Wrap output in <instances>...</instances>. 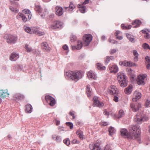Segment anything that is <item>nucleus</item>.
I'll return each instance as SVG.
<instances>
[{
    "mask_svg": "<svg viewBox=\"0 0 150 150\" xmlns=\"http://www.w3.org/2000/svg\"><path fill=\"white\" fill-rule=\"evenodd\" d=\"M129 136L132 139L139 138L141 133L140 129L138 126L131 125L129 127Z\"/></svg>",
    "mask_w": 150,
    "mask_h": 150,
    "instance_id": "1",
    "label": "nucleus"
},
{
    "mask_svg": "<svg viewBox=\"0 0 150 150\" xmlns=\"http://www.w3.org/2000/svg\"><path fill=\"white\" fill-rule=\"evenodd\" d=\"M66 75L72 79L76 81H77L82 77V72L81 71H68L66 73Z\"/></svg>",
    "mask_w": 150,
    "mask_h": 150,
    "instance_id": "2",
    "label": "nucleus"
},
{
    "mask_svg": "<svg viewBox=\"0 0 150 150\" xmlns=\"http://www.w3.org/2000/svg\"><path fill=\"white\" fill-rule=\"evenodd\" d=\"M117 78L120 86L122 87L126 86L127 85L126 76L122 72H120L117 74Z\"/></svg>",
    "mask_w": 150,
    "mask_h": 150,
    "instance_id": "3",
    "label": "nucleus"
},
{
    "mask_svg": "<svg viewBox=\"0 0 150 150\" xmlns=\"http://www.w3.org/2000/svg\"><path fill=\"white\" fill-rule=\"evenodd\" d=\"M117 78L120 86L122 87L126 86L127 85L126 76L122 72H120L117 74Z\"/></svg>",
    "mask_w": 150,
    "mask_h": 150,
    "instance_id": "4",
    "label": "nucleus"
},
{
    "mask_svg": "<svg viewBox=\"0 0 150 150\" xmlns=\"http://www.w3.org/2000/svg\"><path fill=\"white\" fill-rule=\"evenodd\" d=\"M148 120V118L146 115L141 113H138L134 117V120L135 122L146 121Z\"/></svg>",
    "mask_w": 150,
    "mask_h": 150,
    "instance_id": "5",
    "label": "nucleus"
},
{
    "mask_svg": "<svg viewBox=\"0 0 150 150\" xmlns=\"http://www.w3.org/2000/svg\"><path fill=\"white\" fill-rule=\"evenodd\" d=\"M92 39V36L90 34H85L83 37L84 44L86 46H88Z\"/></svg>",
    "mask_w": 150,
    "mask_h": 150,
    "instance_id": "6",
    "label": "nucleus"
},
{
    "mask_svg": "<svg viewBox=\"0 0 150 150\" xmlns=\"http://www.w3.org/2000/svg\"><path fill=\"white\" fill-rule=\"evenodd\" d=\"M42 50L45 52H49L51 50L48 44L46 42H43L41 44Z\"/></svg>",
    "mask_w": 150,
    "mask_h": 150,
    "instance_id": "7",
    "label": "nucleus"
},
{
    "mask_svg": "<svg viewBox=\"0 0 150 150\" xmlns=\"http://www.w3.org/2000/svg\"><path fill=\"white\" fill-rule=\"evenodd\" d=\"M109 70L110 73L115 74L118 71L119 68L115 64H111L108 66Z\"/></svg>",
    "mask_w": 150,
    "mask_h": 150,
    "instance_id": "8",
    "label": "nucleus"
},
{
    "mask_svg": "<svg viewBox=\"0 0 150 150\" xmlns=\"http://www.w3.org/2000/svg\"><path fill=\"white\" fill-rule=\"evenodd\" d=\"M6 38L7 42L9 44H14L17 40V38L16 36L11 35H8Z\"/></svg>",
    "mask_w": 150,
    "mask_h": 150,
    "instance_id": "9",
    "label": "nucleus"
},
{
    "mask_svg": "<svg viewBox=\"0 0 150 150\" xmlns=\"http://www.w3.org/2000/svg\"><path fill=\"white\" fill-rule=\"evenodd\" d=\"M45 98L47 102L49 103L51 106H53L55 104L56 101L55 100L52 96L49 95L46 96Z\"/></svg>",
    "mask_w": 150,
    "mask_h": 150,
    "instance_id": "10",
    "label": "nucleus"
},
{
    "mask_svg": "<svg viewBox=\"0 0 150 150\" xmlns=\"http://www.w3.org/2000/svg\"><path fill=\"white\" fill-rule=\"evenodd\" d=\"M63 25L62 22L59 21H55L50 25V28L52 29H56L61 28Z\"/></svg>",
    "mask_w": 150,
    "mask_h": 150,
    "instance_id": "11",
    "label": "nucleus"
},
{
    "mask_svg": "<svg viewBox=\"0 0 150 150\" xmlns=\"http://www.w3.org/2000/svg\"><path fill=\"white\" fill-rule=\"evenodd\" d=\"M146 75H140L138 76L137 80V83L139 85H144V80L146 77Z\"/></svg>",
    "mask_w": 150,
    "mask_h": 150,
    "instance_id": "12",
    "label": "nucleus"
},
{
    "mask_svg": "<svg viewBox=\"0 0 150 150\" xmlns=\"http://www.w3.org/2000/svg\"><path fill=\"white\" fill-rule=\"evenodd\" d=\"M93 105L96 106L100 107L104 106L103 103L98 100V98L97 96H94L93 98Z\"/></svg>",
    "mask_w": 150,
    "mask_h": 150,
    "instance_id": "13",
    "label": "nucleus"
},
{
    "mask_svg": "<svg viewBox=\"0 0 150 150\" xmlns=\"http://www.w3.org/2000/svg\"><path fill=\"white\" fill-rule=\"evenodd\" d=\"M108 92L110 94L114 95L118 93V90L115 86L111 85L109 88Z\"/></svg>",
    "mask_w": 150,
    "mask_h": 150,
    "instance_id": "14",
    "label": "nucleus"
},
{
    "mask_svg": "<svg viewBox=\"0 0 150 150\" xmlns=\"http://www.w3.org/2000/svg\"><path fill=\"white\" fill-rule=\"evenodd\" d=\"M83 46L82 42L81 41L78 40L76 42V44L75 45L71 46L73 50H78L80 49Z\"/></svg>",
    "mask_w": 150,
    "mask_h": 150,
    "instance_id": "15",
    "label": "nucleus"
},
{
    "mask_svg": "<svg viewBox=\"0 0 150 150\" xmlns=\"http://www.w3.org/2000/svg\"><path fill=\"white\" fill-rule=\"evenodd\" d=\"M14 99L16 101H19L23 100L25 98L24 95L20 93L15 94L13 96Z\"/></svg>",
    "mask_w": 150,
    "mask_h": 150,
    "instance_id": "16",
    "label": "nucleus"
},
{
    "mask_svg": "<svg viewBox=\"0 0 150 150\" xmlns=\"http://www.w3.org/2000/svg\"><path fill=\"white\" fill-rule=\"evenodd\" d=\"M0 93L1 96L3 98L8 97L10 95V93L8 92L7 89H3L1 90H0Z\"/></svg>",
    "mask_w": 150,
    "mask_h": 150,
    "instance_id": "17",
    "label": "nucleus"
},
{
    "mask_svg": "<svg viewBox=\"0 0 150 150\" xmlns=\"http://www.w3.org/2000/svg\"><path fill=\"white\" fill-rule=\"evenodd\" d=\"M130 107L132 110L134 112H136L141 107V105L139 103H137L135 104L133 103L130 104Z\"/></svg>",
    "mask_w": 150,
    "mask_h": 150,
    "instance_id": "18",
    "label": "nucleus"
},
{
    "mask_svg": "<svg viewBox=\"0 0 150 150\" xmlns=\"http://www.w3.org/2000/svg\"><path fill=\"white\" fill-rule=\"evenodd\" d=\"M141 94L140 93L135 91L134 92L133 95V98H132V101L134 102H136L141 98Z\"/></svg>",
    "mask_w": 150,
    "mask_h": 150,
    "instance_id": "19",
    "label": "nucleus"
},
{
    "mask_svg": "<svg viewBox=\"0 0 150 150\" xmlns=\"http://www.w3.org/2000/svg\"><path fill=\"white\" fill-rule=\"evenodd\" d=\"M90 149L91 150H100V148L97 143H92L89 145Z\"/></svg>",
    "mask_w": 150,
    "mask_h": 150,
    "instance_id": "20",
    "label": "nucleus"
},
{
    "mask_svg": "<svg viewBox=\"0 0 150 150\" xmlns=\"http://www.w3.org/2000/svg\"><path fill=\"white\" fill-rule=\"evenodd\" d=\"M75 5L73 3L71 2L70 4L69 7H64V8L65 9L66 11L71 12L75 8Z\"/></svg>",
    "mask_w": 150,
    "mask_h": 150,
    "instance_id": "21",
    "label": "nucleus"
},
{
    "mask_svg": "<svg viewBox=\"0 0 150 150\" xmlns=\"http://www.w3.org/2000/svg\"><path fill=\"white\" fill-rule=\"evenodd\" d=\"M87 76L89 78L96 80L97 77L94 72L92 71H90L87 73Z\"/></svg>",
    "mask_w": 150,
    "mask_h": 150,
    "instance_id": "22",
    "label": "nucleus"
},
{
    "mask_svg": "<svg viewBox=\"0 0 150 150\" xmlns=\"http://www.w3.org/2000/svg\"><path fill=\"white\" fill-rule=\"evenodd\" d=\"M56 14L59 16H61L63 14V9L62 8L59 6H56L55 7Z\"/></svg>",
    "mask_w": 150,
    "mask_h": 150,
    "instance_id": "23",
    "label": "nucleus"
},
{
    "mask_svg": "<svg viewBox=\"0 0 150 150\" xmlns=\"http://www.w3.org/2000/svg\"><path fill=\"white\" fill-rule=\"evenodd\" d=\"M19 57L18 54L16 53H12L10 56V59L12 61L16 60Z\"/></svg>",
    "mask_w": 150,
    "mask_h": 150,
    "instance_id": "24",
    "label": "nucleus"
},
{
    "mask_svg": "<svg viewBox=\"0 0 150 150\" xmlns=\"http://www.w3.org/2000/svg\"><path fill=\"white\" fill-rule=\"evenodd\" d=\"M24 28L25 31L28 33H33L35 30L36 28L33 27L30 28V27L27 26H24Z\"/></svg>",
    "mask_w": 150,
    "mask_h": 150,
    "instance_id": "25",
    "label": "nucleus"
},
{
    "mask_svg": "<svg viewBox=\"0 0 150 150\" xmlns=\"http://www.w3.org/2000/svg\"><path fill=\"white\" fill-rule=\"evenodd\" d=\"M52 137L53 140L56 141L57 142H59L61 141L62 138L59 136L54 134L52 136Z\"/></svg>",
    "mask_w": 150,
    "mask_h": 150,
    "instance_id": "26",
    "label": "nucleus"
},
{
    "mask_svg": "<svg viewBox=\"0 0 150 150\" xmlns=\"http://www.w3.org/2000/svg\"><path fill=\"white\" fill-rule=\"evenodd\" d=\"M77 7L79 8V10L82 13H84L85 12L86 7L83 4H78L77 6Z\"/></svg>",
    "mask_w": 150,
    "mask_h": 150,
    "instance_id": "27",
    "label": "nucleus"
},
{
    "mask_svg": "<svg viewBox=\"0 0 150 150\" xmlns=\"http://www.w3.org/2000/svg\"><path fill=\"white\" fill-rule=\"evenodd\" d=\"M132 86L129 85L125 89V92L126 94H129L131 93L132 91Z\"/></svg>",
    "mask_w": 150,
    "mask_h": 150,
    "instance_id": "28",
    "label": "nucleus"
},
{
    "mask_svg": "<svg viewBox=\"0 0 150 150\" xmlns=\"http://www.w3.org/2000/svg\"><path fill=\"white\" fill-rule=\"evenodd\" d=\"M32 109V107L30 104H28L25 106V112L26 113H30Z\"/></svg>",
    "mask_w": 150,
    "mask_h": 150,
    "instance_id": "29",
    "label": "nucleus"
},
{
    "mask_svg": "<svg viewBox=\"0 0 150 150\" xmlns=\"http://www.w3.org/2000/svg\"><path fill=\"white\" fill-rule=\"evenodd\" d=\"M146 63V67L147 69H150V57L146 56L145 58Z\"/></svg>",
    "mask_w": 150,
    "mask_h": 150,
    "instance_id": "30",
    "label": "nucleus"
},
{
    "mask_svg": "<svg viewBox=\"0 0 150 150\" xmlns=\"http://www.w3.org/2000/svg\"><path fill=\"white\" fill-rule=\"evenodd\" d=\"M22 12L24 13L26 15L28 16V19H30L31 18V15L30 14V11L28 9H25L23 10Z\"/></svg>",
    "mask_w": 150,
    "mask_h": 150,
    "instance_id": "31",
    "label": "nucleus"
},
{
    "mask_svg": "<svg viewBox=\"0 0 150 150\" xmlns=\"http://www.w3.org/2000/svg\"><path fill=\"white\" fill-rule=\"evenodd\" d=\"M141 23V22L139 20H136L132 22V24L134 28H137L139 27Z\"/></svg>",
    "mask_w": 150,
    "mask_h": 150,
    "instance_id": "32",
    "label": "nucleus"
},
{
    "mask_svg": "<svg viewBox=\"0 0 150 150\" xmlns=\"http://www.w3.org/2000/svg\"><path fill=\"white\" fill-rule=\"evenodd\" d=\"M121 134L122 136H129V134L127 130L125 129H122L120 131Z\"/></svg>",
    "mask_w": 150,
    "mask_h": 150,
    "instance_id": "33",
    "label": "nucleus"
},
{
    "mask_svg": "<svg viewBox=\"0 0 150 150\" xmlns=\"http://www.w3.org/2000/svg\"><path fill=\"white\" fill-rule=\"evenodd\" d=\"M86 93L87 96L88 97H90L92 94L91 90L90 88V86L89 85H88L86 87Z\"/></svg>",
    "mask_w": 150,
    "mask_h": 150,
    "instance_id": "34",
    "label": "nucleus"
},
{
    "mask_svg": "<svg viewBox=\"0 0 150 150\" xmlns=\"http://www.w3.org/2000/svg\"><path fill=\"white\" fill-rule=\"evenodd\" d=\"M35 30H34L33 33H35L39 36H41L45 34L44 32L40 31L39 30L38 28H36V29Z\"/></svg>",
    "mask_w": 150,
    "mask_h": 150,
    "instance_id": "35",
    "label": "nucleus"
},
{
    "mask_svg": "<svg viewBox=\"0 0 150 150\" xmlns=\"http://www.w3.org/2000/svg\"><path fill=\"white\" fill-rule=\"evenodd\" d=\"M114 59L113 56H107L105 58V62L107 64L111 60H112Z\"/></svg>",
    "mask_w": 150,
    "mask_h": 150,
    "instance_id": "36",
    "label": "nucleus"
},
{
    "mask_svg": "<svg viewBox=\"0 0 150 150\" xmlns=\"http://www.w3.org/2000/svg\"><path fill=\"white\" fill-rule=\"evenodd\" d=\"M97 68L99 70H105L106 69V67L105 66H103L101 64L99 63H97Z\"/></svg>",
    "mask_w": 150,
    "mask_h": 150,
    "instance_id": "37",
    "label": "nucleus"
},
{
    "mask_svg": "<svg viewBox=\"0 0 150 150\" xmlns=\"http://www.w3.org/2000/svg\"><path fill=\"white\" fill-rule=\"evenodd\" d=\"M124 111L122 110H119V113L118 115L117 118L119 119L124 116L125 115Z\"/></svg>",
    "mask_w": 150,
    "mask_h": 150,
    "instance_id": "38",
    "label": "nucleus"
},
{
    "mask_svg": "<svg viewBox=\"0 0 150 150\" xmlns=\"http://www.w3.org/2000/svg\"><path fill=\"white\" fill-rule=\"evenodd\" d=\"M133 54L135 56V57L134 58V60L135 61L137 62L138 60V56L139 55L137 53V51L135 50H133Z\"/></svg>",
    "mask_w": 150,
    "mask_h": 150,
    "instance_id": "39",
    "label": "nucleus"
},
{
    "mask_svg": "<svg viewBox=\"0 0 150 150\" xmlns=\"http://www.w3.org/2000/svg\"><path fill=\"white\" fill-rule=\"evenodd\" d=\"M76 134L79 136V137L82 139H83L84 138L83 135V132L81 130H78L76 132Z\"/></svg>",
    "mask_w": 150,
    "mask_h": 150,
    "instance_id": "40",
    "label": "nucleus"
},
{
    "mask_svg": "<svg viewBox=\"0 0 150 150\" xmlns=\"http://www.w3.org/2000/svg\"><path fill=\"white\" fill-rule=\"evenodd\" d=\"M109 132L111 136L115 132V130L114 128L112 127H111L109 129Z\"/></svg>",
    "mask_w": 150,
    "mask_h": 150,
    "instance_id": "41",
    "label": "nucleus"
},
{
    "mask_svg": "<svg viewBox=\"0 0 150 150\" xmlns=\"http://www.w3.org/2000/svg\"><path fill=\"white\" fill-rule=\"evenodd\" d=\"M124 66L126 67H131L132 66V63L130 62H127L126 61H124Z\"/></svg>",
    "mask_w": 150,
    "mask_h": 150,
    "instance_id": "42",
    "label": "nucleus"
},
{
    "mask_svg": "<svg viewBox=\"0 0 150 150\" xmlns=\"http://www.w3.org/2000/svg\"><path fill=\"white\" fill-rule=\"evenodd\" d=\"M127 38L131 42L133 41L134 40V38H133V36L131 35L130 34H128L127 35Z\"/></svg>",
    "mask_w": 150,
    "mask_h": 150,
    "instance_id": "43",
    "label": "nucleus"
},
{
    "mask_svg": "<svg viewBox=\"0 0 150 150\" xmlns=\"http://www.w3.org/2000/svg\"><path fill=\"white\" fill-rule=\"evenodd\" d=\"M19 16L21 17L23 22H25L27 21V19L26 17V15H25L21 13H20Z\"/></svg>",
    "mask_w": 150,
    "mask_h": 150,
    "instance_id": "44",
    "label": "nucleus"
},
{
    "mask_svg": "<svg viewBox=\"0 0 150 150\" xmlns=\"http://www.w3.org/2000/svg\"><path fill=\"white\" fill-rule=\"evenodd\" d=\"M35 10L37 11H38V13H40L41 11V9L40 6H36L35 7Z\"/></svg>",
    "mask_w": 150,
    "mask_h": 150,
    "instance_id": "45",
    "label": "nucleus"
},
{
    "mask_svg": "<svg viewBox=\"0 0 150 150\" xmlns=\"http://www.w3.org/2000/svg\"><path fill=\"white\" fill-rule=\"evenodd\" d=\"M10 9L12 11H13L15 13H18V10L16 8H14L13 7L10 6Z\"/></svg>",
    "mask_w": 150,
    "mask_h": 150,
    "instance_id": "46",
    "label": "nucleus"
},
{
    "mask_svg": "<svg viewBox=\"0 0 150 150\" xmlns=\"http://www.w3.org/2000/svg\"><path fill=\"white\" fill-rule=\"evenodd\" d=\"M63 142L67 146L69 145L70 144V140L68 138L64 139L63 140Z\"/></svg>",
    "mask_w": 150,
    "mask_h": 150,
    "instance_id": "47",
    "label": "nucleus"
},
{
    "mask_svg": "<svg viewBox=\"0 0 150 150\" xmlns=\"http://www.w3.org/2000/svg\"><path fill=\"white\" fill-rule=\"evenodd\" d=\"M142 47L144 49H148L150 50V47L146 43H144L142 45Z\"/></svg>",
    "mask_w": 150,
    "mask_h": 150,
    "instance_id": "48",
    "label": "nucleus"
},
{
    "mask_svg": "<svg viewBox=\"0 0 150 150\" xmlns=\"http://www.w3.org/2000/svg\"><path fill=\"white\" fill-rule=\"evenodd\" d=\"M25 48L28 52H30L32 51V48L31 47H28V45L26 44L25 45Z\"/></svg>",
    "mask_w": 150,
    "mask_h": 150,
    "instance_id": "49",
    "label": "nucleus"
},
{
    "mask_svg": "<svg viewBox=\"0 0 150 150\" xmlns=\"http://www.w3.org/2000/svg\"><path fill=\"white\" fill-rule=\"evenodd\" d=\"M75 112L74 111H70L69 113V115L72 117L73 119H74L75 117Z\"/></svg>",
    "mask_w": 150,
    "mask_h": 150,
    "instance_id": "50",
    "label": "nucleus"
},
{
    "mask_svg": "<svg viewBox=\"0 0 150 150\" xmlns=\"http://www.w3.org/2000/svg\"><path fill=\"white\" fill-rule=\"evenodd\" d=\"M67 125L69 126L70 129H72L73 128V124L72 122H66Z\"/></svg>",
    "mask_w": 150,
    "mask_h": 150,
    "instance_id": "51",
    "label": "nucleus"
},
{
    "mask_svg": "<svg viewBox=\"0 0 150 150\" xmlns=\"http://www.w3.org/2000/svg\"><path fill=\"white\" fill-rule=\"evenodd\" d=\"M117 51V50L116 49H112L110 51V54H113L115 53Z\"/></svg>",
    "mask_w": 150,
    "mask_h": 150,
    "instance_id": "52",
    "label": "nucleus"
},
{
    "mask_svg": "<svg viewBox=\"0 0 150 150\" xmlns=\"http://www.w3.org/2000/svg\"><path fill=\"white\" fill-rule=\"evenodd\" d=\"M110 145H107L105 147L104 150H111Z\"/></svg>",
    "mask_w": 150,
    "mask_h": 150,
    "instance_id": "53",
    "label": "nucleus"
},
{
    "mask_svg": "<svg viewBox=\"0 0 150 150\" xmlns=\"http://www.w3.org/2000/svg\"><path fill=\"white\" fill-rule=\"evenodd\" d=\"M90 0H85L81 4H83V5H84L85 4H88Z\"/></svg>",
    "mask_w": 150,
    "mask_h": 150,
    "instance_id": "54",
    "label": "nucleus"
},
{
    "mask_svg": "<svg viewBox=\"0 0 150 150\" xmlns=\"http://www.w3.org/2000/svg\"><path fill=\"white\" fill-rule=\"evenodd\" d=\"M100 125L101 126H105L108 125V122H100Z\"/></svg>",
    "mask_w": 150,
    "mask_h": 150,
    "instance_id": "55",
    "label": "nucleus"
},
{
    "mask_svg": "<svg viewBox=\"0 0 150 150\" xmlns=\"http://www.w3.org/2000/svg\"><path fill=\"white\" fill-rule=\"evenodd\" d=\"M72 142L73 144H75V143L79 144V141H78L77 139H74L72 141Z\"/></svg>",
    "mask_w": 150,
    "mask_h": 150,
    "instance_id": "56",
    "label": "nucleus"
},
{
    "mask_svg": "<svg viewBox=\"0 0 150 150\" xmlns=\"http://www.w3.org/2000/svg\"><path fill=\"white\" fill-rule=\"evenodd\" d=\"M113 100L115 102H117L118 101V98L116 96H114V99Z\"/></svg>",
    "mask_w": 150,
    "mask_h": 150,
    "instance_id": "57",
    "label": "nucleus"
},
{
    "mask_svg": "<svg viewBox=\"0 0 150 150\" xmlns=\"http://www.w3.org/2000/svg\"><path fill=\"white\" fill-rule=\"evenodd\" d=\"M63 48L65 50H67L68 49V47L66 45H65L63 46Z\"/></svg>",
    "mask_w": 150,
    "mask_h": 150,
    "instance_id": "58",
    "label": "nucleus"
},
{
    "mask_svg": "<svg viewBox=\"0 0 150 150\" xmlns=\"http://www.w3.org/2000/svg\"><path fill=\"white\" fill-rule=\"evenodd\" d=\"M121 27L122 29H127V26H126L125 24H122L121 25Z\"/></svg>",
    "mask_w": 150,
    "mask_h": 150,
    "instance_id": "59",
    "label": "nucleus"
},
{
    "mask_svg": "<svg viewBox=\"0 0 150 150\" xmlns=\"http://www.w3.org/2000/svg\"><path fill=\"white\" fill-rule=\"evenodd\" d=\"M149 103L150 101L149 100H147L146 101L145 104V105L146 107L149 106Z\"/></svg>",
    "mask_w": 150,
    "mask_h": 150,
    "instance_id": "60",
    "label": "nucleus"
},
{
    "mask_svg": "<svg viewBox=\"0 0 150 150\" xmlns=\"http://www.w3.org/2000/svg\"><path fill=\"white\" fill-rule=\"evenodd\" d=\"M120 33V31H116L115 33V36L116 37Z\"/></svg>",
    "mask_w": 150,
    "mask_h": 150,
    "instance_id": "61",
    "label": "nucleus"
},
{
    "mask_svg": "<svg viewBox=\"0 0 150 150\" xmlns=\"http://www.w3.org/2000/svg\"><path fill=\"white\" fill-rule=\"evenodd\" d=\"M116 38L119 40H120L122 39V36L121 35H118L116 36Z\"/></svg>",
    "mask_w": 150,
    "mask_h": 150,
    "instance_id": "62",
    "label": "nucleus"
},
{
    "mask_svg": "<svg viewBox=\"0 0 150 150\" xmlns=\"http://www.w3.org/2000/svg\"><path fill=\"white\" fill-rule=\"evenodd\" d=\"M146 35L145 36V37L146 39H148L150 38V36L149 35V34L147 33H146Z\"/></svg>",
    "mask_w": 150,
    "mask_h": 150,
    "instance_id": "63",
    "label": "nucleus"
},
{
    "mask_svg": "<svg viewBox=\"0 0 150 150\" xmlns=\"http://www.w3.org/2000/svg\"><path fill=\"white\" fill-rule=\"evenodd\" d=\"M32 53L34 54H36L37 53V51L36 49L32 50Z\"/></svg>",
    "mask_w": 150,
    "mask_h": 150,
    "instance_id": "64",
    "label": "nucleus"
}]
</instances>
